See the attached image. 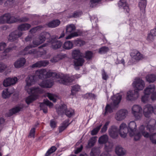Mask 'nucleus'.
Returning <instances> with one entry per match:
<instances>
[{
  "instance_id": "1",
  "label": "nucleus",
  "mask_w": 156,
  "mask_h": 156,
  "mask_svg": "<svg viewBox=\"0 0 156 156\" xmlns=\"http://www.w3.org/2000/svg\"><path fill=\"white\" fill-rule=\"evenodd\" d=\"M36 74L40 79L47 78L51 76L55 81L59 83L67 84L68 83L72 82L73 79L68 75L63 74H58L56 73L51 72L46 69L38 70L36 72Z\"/></svg>"
},
{
  "instance_id": "2",
  "label": "nucleus",
  "mask_w": 156,
  "mask_h": 156,
  "mask_svg": "<svg viewBox=\"0 0 156 156\" xmlns=\"http://www.w3.org/2000/svg\"><path fill=\"white\" fill-rule=\"evenodd\" d=\"M150 132H153L156 130V119H151L147 125L146 127L144 126L141 125L140 128V132L142 134L145 138H149L151 143L156 144V133H152L150 135L147 132L145 131V129Z\"/></svg>"
},
{
  "instance_id": "3",
  "label": "nucleus",
  "mask_w": 156,
  "mask_h": 156,
  "mask_svg": "<svg viewBox=\"0 0 156 156\" xmlns=\"http://www.w3.org/2000/svg\"><path fill=\"white\" fill-rule=\"evenodd\" d=\"M122 96L119 94L116 95L112 97V102L111 105L107 104L105 108V111L104 115H106L108 112L111 113L113 112V109L118 107V106L121 100Z\"/></svg>"
},
{
  "instance_id": "4",
  "label": "nucleus",
  "mask_w": 156,
  "mask_h": 156,
  "mask_svg": "<svg viewBox=\"0 0 156 156\" xmlns=\"http://www.w3.org/2000/svg\"><path fill=\"white\" fill-rule=\"evenodd\" d=\"M35 77L34 76H28L26 80V85L25 87V89L29 94L40 92V89L38 88H29V87L34 84L35 83Z\"/></svg>"
},
{
  "instance_id": "5",
  "label": "nucleus",
  "mask_w": 156,
  "mask_h": 156,
  "mask_svg": "<svg viewBox=\"0 0 156 156\" xmlns=\"http://www.w3.org/2000/svg\"><path fill=\"white\" fill-rule=\"evenodd\" d=\"M129 133L130 136L133 137L134 140L135 141L139 140L142 136L141 134L142 133L140 130L139 132H136V125L135 122L134 121L130 122L129 124Z\"/></svg>"
},
{
  "instance_id": "6",
  "label": "nucleus",
  "mask_w": 156,
  "mask_h": 156,
  "mask_svg": "<svg viewBox=\"0 0 156 156\" xmlns=\"http://www.w3.org/2000/svg\"><path fill=\"white\" fill-rule=\"evenodd\" d=\"M16 18L12 16L9 13H5L0 17V23H12L15 22Z\"/></svg>"
},
{
  "instance_id": "7",
  "label": "nucleus",
  "mask_w": 156,
  "mask_h": 156,
  "mask_svg": "<svg viewBox=\"0 0 156 156\" xmlns=\"http://www.w3.org/2000/svg\"><path fill=\"white\" fill-rule=\"evenodd\" d=\"M133 85L134 90L138 91L143 89L145 86V83L141 79L137 78L135 79Z\"/></svg>"
},
{
  "instance_id": "8",
  "label": "nucleus",
  "mask_w": 156,
  "mask_h": 156,
  "mask_svg": "<svg viewBox=\"0 0 156 156\" xmlns=\"http://www.w3.org/2000/svg\"><path fill=\"white\" fill-rule=\"evenodd\" d=\"M132 113L135 118L137 119H140L142 115L143 109L139 105H134L132 108Z\"/></svg>"
},
{
  "instance_id": "9",
  "label": "nucleus",
  "mask_w": 156,
  "mask_h": 156,
  "mask_svg": "<svg viewBox=\"0 0 156 156\" xmlns=\"http://www.w3.org/2000/svg\"><path fill=\"white\" fill-rule=\"evenodd\" d=\"M128 113V111L127 110L121 109L117 111L115 115V118L117 121H121L126 118Z\"/></svg>"
},
{
  "instance_id": "10",
  "label": "nucleus",
  "mask_w": 156,
  "mask_h": 156,
  "mask_svg": "<svg viewBox=\"0 0 156 156\" xmlns=\"http://www.w3.org/2000/svg\"><path fill=\"white\" fill-rule=\"evenodd\" d=\"M33 46L31 44H29L24 49L19 52V54L22 55H24L28 54H36L38 51L36 49L31 48H33Z\"/></svg>"
},
{
  "instance_id": "11",
  "label": "nucleus",
  "mask_w": 156,
  "mask_h": 156,
  "mask_svg": "<svg viewBox=\"0 0 156 156\" xmlns=\"http://www.w3.org/2000/svg\"><path fill=\"white\" fill-rule=\"evenodd\" d=\"M153 111L154 107L151 104H147L143 107V114L146 117H150L153 113Z\"/></svg>"
},
{
  "instance_id": "12",
  "label": "nucleus",
  "mask_w": 156,
  "mask_h": 156,
  "mask_svg": "<svg viewBox=\"0 0 156 156\" xmlns=\"http://www.w3.org/2000/svg\"><path fill=\"white\" fill-rule=\"evenodd\" d=\"M22 35V33L19 30H15L11 33L8 37V40L12 42L16 41Z\"/></svg>"
},
{
  "instance_id": "13",
  "label": "nucleus",
  "mask_w": 156,
  "mask_h": 156,
  "mask_svg": "<svg viewBox=\"0 0 156 156\" xmlns=\"http://www.w3.org/2000/svg\"><path fill=\"white\" fill-rule=\"evenodd\" d=\"M129 130L126 124L122 123L120 124L119 132L121 137L123 138L125 137L126 136L127 133L129 132Z\"/></svg>"
},
{
  "instance_id": "14",
  "label": "nucleus",
  "mask_w": 156,
  "mask_h": 156,
  "mask_svg": "<svg viewBox=\"0 0 156 156\" xmlns=\"http://www.w3.org/2000/svg\"><path fill=\"white\" fill-rule=\"evenodd\" d=\"M139 96V94L137 91H129L127 92L126 99L129 101L135 100L137 99Z\"/></svg>"
},
{
  "instance_id": "15",
  "label": "nucleus",
  "mask_w": 156,
  "mask_h": 156,
  "mask_svg": "<svg viewBox=\"0 0 156 156\" xmlns=\"http://www.w3.org/2000/svg\"><path fill=\"white\" fill-rule=\"evenodd\" d=\"M17 81V79L16 77L7 78L4 80L3 84L5 87H7L15 84Z\"/></svg>"
},
{
  "instance_id": "16",
  "label": "nucleus",
  "mask_w": 156,
  "mask_h": 156,
  "mask_svg": "<svg viewBox=\"0 0 156 156\" xmlns=\"http://www.w3.org/2000/svg\"><path fill=\"white\" fill-rule=\"evenodd\" d=\"M40 105L41 110H42L44 113H46L47 112V106L51 108L53 106V104L48 100H44L43 103H41Z\"/></svg>"
},
{
  "instance_id": "17",
  "label": "nucleus",
  "mask_w": 156,
  "mask_h": 156,
  "mask_svg": "<svg viewBox=\"0 0 156 156\" xmlns=\"http://www.w3.org/2000/svg\"><path fill=\"white\" fill-rule=\"evenodd\" d=\"M130 56L132 58L136 61L142 60L144 58L143 55L138 51L136 50H134L132 51L130 53Z\"/></svg>"
},
{
  "instance_id": "18",
  "label": "nucleus",
  "mask_w": 156,
  "mask_h": 156,
  "mask_svg": "<svg viewBox=\"0 0 156 156\" xmlns=\"http://www.w3.org/2000/svg\"><path fill=\"white\" fill-rule=\"evenodd\" d=\"M109 135L113 138H115L118 135V129L115 126H112L108 130Z\"/></svg>"
},
{
  "instance_id": "19",
  "label": "nucleus",
  "mask_w": 156,
  "mask_h": 156,
  "mask_svg": "<svg viewBox=\"0 0 156 156\" xmlns=\"http://www.w3.org/2000/svg\"><path fill=\"white\" fill-rule=\"evenodd\" d=\"M53 81L51 79H47L40 83L39 85L43 87H51L53 84Z\"/></svg>"
},
{
  "instance_id": "20",
  "label": "nucleus",
  "mask_w": 156,
  "mask_h": 156,
  "mask_svg": "<svg viewBox=\"0 0 156 156\" xmlns=\"http://www.w3.org/2000/svg\"><path fill=\"white\" fill-rule=\"evenodd\" d=\"M119 7L123 8L125 12L128 13L129 11V6L126 0H120L118 3Z\"/></svg>"
},
{
  "instance_id": "21",
  "label": "nucleus",
  "mask_w": 156,
  "mask_h": 156,
  "mask_svg": "<svg viewBox=\"0 0 156 156\" xmlns=\"http://www.w3.org/2000/svg\"><path fill=\"white\" fill-rule=\"evenodd\" d=\"M115 152L119 156H123L126 153V151L121 146L118 145L115 148Z\"/></svg>"
},
{
  "instance_id": "22",
  "label": "nucleus",
  "mask_w": 156,
  "mask_h": 156,
  "mask_svg": "<svg viewBox=\"0 0 156 156\" xmlns=\"http://www.w3.org/2000/svg\"><path fill=\"white\" fill-rule=\"evenodd\" d=\"M48 62L47 61H40L33 64L31 67L32 68H36L45 66L48 65Z\"/></svg>"
},
{
  "instance_id": "23",
  "label": "nucleus",
  "mask_w": 156,
  "mask_h": 156,
  "mask_svg": "<svg viewBox=\"0 0 156 156\" xmlns=\"http://www.w3.org/2000/svg\"><path fill=\"white\" fill-rule=\"evenodd\" d=\"M155 86L154 84L150 85L147 86L144 90V94H149L153 93L155 89Z\"/></svg>"
},
{
  "instance_id": "24",
  "label": "nucleus",
  "mask_w": 156,
  "mask_h": 156,
  "mask_svg": "<svg viewBox=\"0 0 156 156\" xmlns=\"http://www.w3.org/2000/svg\"><path fill=\"white\" fill-rule=\"evenodd\" d=\"M26 60L24 58H20L14 63V65L16 68H20L23 66Z\"/></svg>"
},
{
  "instance_id": "25",
  "label": "nucleus",
  "mask_w": 156,
  "mask_h": 156,
  "mask_svg": "<svg viewBox=\"0 0 156 156\" xmlns=\"http://www.w3.org/2000/svg\"><path fill=\"white\" fill-rule=\"evenodd\" d=\"M51 48L54 49H57L60 48L62 45V43L59 41L52 40L51 41Z\"/></svg>"
},
{
  "instance_id": "26",
  "label": "nucleus",
  "mask_w": 156,
  "mask_h": 156,
  "mask_svg": "<svg viewBox=\"0 0 156 156\" xmlns=\"http://www.w3.org/2000/svg\"><path fill=\"white\" fill-rule=\"evenodd\" d=\"M39 93H31L32 94L28 97L26 99V101L27 104H29L35 100L37 97V94Z\"/></svg>"
},
{
  "instance_id": "27",
  "label": "nucleus",
  "mask_w": 156,
  "mask_h": 156,
  "mask_svg": "<svg viewBox=\"0 0 156 156\" xmlns=\"http://www.w3.org/2000/svg\"><path fill=\"white\" fill-rule=\"evenodd\" d=\"M84 62V60L82 57L74 59V63L75 69H77L78 66H82Z\"/></svg>"
},
{
  "instance_id": "28",
  "label": "nucleus",
  "mask_w": 156,
  "mask_h": 156,
  "mask_svg": "<svg viewBox=\"0 0 156 156\" xmlns=\"http://www.w3.org/2000/svg\"><path fill=\"white\" fill-rule=\"evenodd\" d=\"M50 36L49 33L48 32L42 33L40 35L38 40L42 44L45 41L46 38H49Z\"/></svg>"
},
{
  "instance_id": "29",
  "label": "nucleus",
  "mask_w": 156,
  "mask_h": 156,
  "mask_svg": "<svg viewBox=\"0 0 156 156\" xmlns=\"http://www.w3.org/2000/svg\"><path fill=\"white\" fill-rule=\"evenodd\" d=\"M60 23V22L59 20H55L49 22L47 25L49 27L54 28L58 26Z\"/></svg>"
},
{
  "instance_id": "30",
  "label": "nucleus",
  "mask_w": 156,
  "mask_h": 156,
  "mask_svg": "<svg viewBox=\"0 0 156 156\" xmlns=\"http://www.w3.org/2000/svg\"><path fill=\"white\" fill-rule=\"evenodd\" d=\"M31 27L30 24L25 23L20 25L18 27L19 31H25L28 30Z\"/></svg>"
},
{
  "instance_id": "31",
  "label": "nucleus",
  "mask_w": 156,
  "mask_h": 156,
  "mask_svg": "<svg viewBox=\"0 0 156 156\" xmlns=\"http://www.w3.org/2000/svg\"><path fill=\"white\" fill-rule=\"evenodd\" d=\"M76 27L73 24H70L67 25L66 27V33L69 34L74 32L76 30Z\"/></svg>"
},
{
  "instance_id": "32",
  "label": "nucleus",
  "mask_w": 156,
  "mask_h": 156,
  "mask_svg": "<svg viewBox=\"0 0 156 156\" xmlns=\"http://www.w3.org/2000/svg\"><path fill=\"white\" fill-rule=\"evenodd\" d=\"M67 106L65 104L61 105L57 108V112L59 115H62L65 113L67 109Z\"/></svg>"
},
{
  "instance_id": "33",
  "label": "nucleus",
  "mask_w": 156,
  "mask_h": 156,
  "mask_svg": "<svg viewBox=\"0 0 156 156\" xmlns=\"http://www.w3.org/2000/svg\"><path fill=\"white\" fill-rule=\"evenodd\" d=\"M22 108L20 107H16L9 110L7 113L8 116H10L20 111Z\"/></svg>"
},
{
  "instance_id": "34",
  "label": "nucleus",
  "mask_w": 156,
  "mask_h": 156,
  "mask_svg": "<svg viewBox=\"0 0 156 156\" xmlns=\"http://www.w3.org/2000/svg\"><path fill=\"white\" fill-rule=\"evenodd\" d=\"M146 81L149 83H153L156 80V76L154 74H149L146 76Z\"/></svg>"
},
{
  "instance_id": "35",
  "label": "nucleus",
  "mask_w": 156,
  "mask_h": 156,
  "mask_svg": "<svg viewBox=\"0 0 156 156\" xmlns=\"http://www.w3.org/2000/svg\"><path fill=\"white\" fill-rule=\"evenodd\" d=\"M113 147V143L111 142L108 141L105 144V150L107 152H111Z\"/></svg>"
},
{
  "instance_id": "36",
  "label": "nucleus",
  "mask_w": 156,
  "mask_h": 156,
  "mask_svg": "<svg viewBox=\"0 0 156 156\" xmlns=\"http://www.w3.org/2000/svg\"><path fill=\"white\" fill-rule=\"evenodd\" d=\"M108 136L106 135H104L99 138L98 142L100 144H105L108 141Z\"/></svg>"
},
{
  "instance_id": "37",
  "label": "nucleus",
  "mask_w": 156,
  "mask_h": 156,
  "mask_svg": "<svg viewBox=\"0 0 156 156\" xmlns=\"http://www.w3.org/2000/svg\"><path fill=\"white\" fill-rule=\"evenodd\" d=\"M63 48L67 50L72 48L73 47V44L70 41H67L65 42L63 45Z\"/></svg>"
},
{
  "instance_id": "38",
  "label": "nucleus",
  "mask_w": 156,
  "mask_h": 156,
  "mask_svg": "<svg viewBox=\"0 0 156 156\" xmlns=\"http://www.w3.org/2000/svg\"><path fill=\"white\" fill-rule=\"evenodd\" d=\"M69 121L68 120H65L61 124V125L59 128V132H61L65 130L70 123H69Z\"/></svg>"
},
{
  "instance_id": "39",
  "label": "nucleus",
  "mask_w": 156,
  "mask_h": 156,
  "mask_svg": "<svg viewBox=\"0 0 156 156\" xmlns=\"http://www.w3.org/2000/svg\"><path fill=\"white\" fill-rule=\"evenodd\" d=\"M97 136H94L91 137L89 140L87 147L88 148H90L94 146L97 140Z\"/></svg>"
},
{
  "instance_id": "40",
  "label": "nucleus",
  "mask_w": 156,
  "mask_h": 156,
  "mask_svg": "<svg viewBox=\"0 0 156 156\" xmlns=\"http://www.w3.org/2000/svg\"><path fill=\"white\" fill-rule=\"evenodd\" d=\"M72 56L74 59L82 57V54L79 50H75L72 52Z\"/></svg>"
},
{
  "instance_id": "41",
  "label": "nucleus",
  "mask_w": 156,
  "mask_h": 156,
  "mask_svg": "<svg viewBox=\"0 0 156 156\" xmlns=\"http://www.w3.org/2000/svg\"><path fill=\"white\" fill-rule=\"evenodd\" d=\"M13 93V91H11L9 90V89H6L4 90L2 93V97L4 98H8Z\"/></svg>"
},
{
  "instance_id": "42",
  "label": "nucleus",
  "mask_w": 156,
  "mask_h": 156,
  "mask_svg": "<svg viewBox=\"0 0 156 156\" xmlns=\"http://www.w3.org/2000/svg\"><path fill=\"white\" fill-rule=\"evenodd\" d=\"M100 153L99 149L98 147L93 148L91 151L90 155L91 156H96L99 154Z\"/></svg>"
},
{
  "instance_id": "43",
  "label": "nucleus",
  "mask_w": 156,
  "mask_h": 156,
  "mask_svg": "<svg viewBox=\"0 0 156 156\" xmlns=\"http://www.w3.org/2000/svg\"><path fill=\"white\" fill-rule=\"evenodd\" d=\"M146 5V1L140 2L139 3V6L140 10L143 12H144Z\"/></svg>"
},
{
  "instance_id": "44",
  "label": "nucleus",
  "mask_w": 156,
  "mask_h": 156,
  "mask_svg": "<svg viewBox=\"0 0 156 156\" xmlns=\"http://www.w3.org/2000/svg\"><path fill=\"white\" fill-rule=\"evenodd\" d=\"M150 100L149 95L147 94H145L142 96L141 98V101L144 103H147Z\"/></svg>"
},
{
  "instance_id": "45",
  "label": "nucleus",
  "mask_w": 156,
  "mask_h": 156,
  "mask_svg": "<svg viewBox=\"0 0 156 156\" xmlns=\"http://www.w3.org/2000/svg\"><path fill=\"white\" fill-rule=\"evenodd\" d=\"M80 89V86L78 85H76L72 87L71 90L72 94L74 95L76 92L79 91Z\"/></svg>"
},
{
  "instance_id": "46",
  "label": "nucleus",
  "mask_w": 156,
  "mask_h": 156,
  "mask_svg": "<svg viewBox=\"0 0 156 156\" xmlns=\"http://www.w3.org/2000/svg\"><path fill=\"white\" fill-rule=\"evenodd\" d=\"M56 148L55 146L51 147L45 154V156H48L54 152L56 150Z\"/></svg>"
},
{
  "instance_id": "47",
  "label": "nucleus",
  "mask_w": 156,
  "mask_h": 156,
  "mask_svg": "<svg viewBox=\"0 0 156 156\" xmlns=\"http://www.w3.org/2000/svg\"><path fill=\"white\" fill-rule=\"evenodd\" d=\"M29 19L26 17H22L21 18H16L15 22H26L28 21Z\"/></svg>"
},
{
  "instance_id": "48",
  "label": "nucleus",
  "mask_w": 156,
  "mask_h": 156,
  "mask_svg": "<svg viewBox=\"0 0 156 156\" xmlns=\"http://www.w3.org/2000/svg\"><path fill=\"white\" fill-rule=\"evenodd\" d=\"M74 111L72 109H66L65 112V114L68 117H70L73 115Z\"/></svg>"
},
{
  "instance_id": "49",
  "label": "nucleus",
  "mask_w": 156,
  "mask_h": 156,
  "mask_svg": "<svg viewBox=\"0 0 156 156\" xmlns=\"http://www.w3.org/2000/svg\"><path fill=\"white\" fill-rule=\"evenodd\" d=\"M109 50V48L106 47H103L100 48L99 50V52L100 54H104Z\"/></svg>"
},
{
  "instance_id": "50",
  "label": "nucleus",
  "mask_w": 156,
  "mask_h": 156,
  "mask_svg": "<svg viewBox=\"0 0 156 156\" xmlns=\"http://www.w3.org/2000/svg\"><path fill=\"white\" fill-rule=\"evenodd\" d=\"M102 125H101L99 126H97L96 128H94L91 131V134L92 135H96L99 130L100 129Z\"/></svg>"
},
{
  "instance_id": "51",
  "label": "nucleus",
  "mask_w": 156,
  "mask_h": 156,
  "mask_svg": "<svg viewBox=\"0 0 156 156\" xmlns=\"http://www.w3.org/2000/svg\"><path fill=\"white\" fill-rule=\"evenodd\" d=\"M70 34L66 37V39H71L72 37H77L79 36L78 33L77 32H74L72 33H70Z\"/></svg>"
},
{
  "instance_id": "52",
  "label": "nucleus",
  "mask_w": 156,
  "mask_h": 156,
  "mask_svg": "<svg viewBox=\"0 0 156 156\" xmlns=\"http://www.w3.org/2000/svg\"><path fill=\"white\" fill-rule=\"evenodd\" d=\"M93 57V53L90 51H87L85 54V58L87 59H90Z\"/></svg>"
},
{
  "instance_id": "53",
  "label": "nucleus",
  "mask_w": 156,
  "mask_h": 156,
  "mask_svg": "<svg viewBox=\"0 0 156 156\" xmlns=\"http://www.w3.org/2000/svg\"><path fill=\"white\" fill-rule=\"evenodd\" d=\"M101 0H90V7L93 8L96 5V4L100 2Z\"/></svg>"
},
{
  "instance_id": "54",
  "label": "nucleus",
  "mask_w": 156,
  "mask_h": 156,
  "mask_svg": "<svg viewBox=\"0 0 156 156\" xmlns=\"http://www.w3.org/2000/svg\"><path fill=\"white\" fill-rule=\"evenodd\" d=\"M47 96L51 100L53 101L54 102L56 101V96L54 94L51 93H48Z\"/></svg>"
},
{
  "instance_id": "55",
  "label": "nucleus",
  "mask_w": 156,
  "mask_h": 156,
  "mask_svg": "<svg viewBox=\"0 0 156 156\" xmlns=\"http://www.w3.org/2000/svg\"><path fill=\"white\" fill-rule=\"evenodd\" d=\"M101 75L102 79L105 80H107L108 78V76L104 69L102 70Z\"/></svg>"
},
{
  "instance_id": "56",
  "label": "nucleus",
  "mask_w": 156,
  "mask_h": 156,
  "mask_svg": "<svg viewBox=\"0 0 156 156\" xmlns=\"http://www.w3.org/2000/svg\"><path fill=\"white\" fill-rule=\"evenodd\" d=\"M42 28V27L41 26H37L30 29V32L31 33H35L37 30L40 29Z\"/></svg>"
},
{
  "instance_id": "57",
  "label": "nucleus",
  "mask_w": 156,
  "mask_h": 156,
  "mask_svg": "<svg viewBox=\"0 0 156 156\" xmlns=\"http://www.w3.org/2000/svg\"><path fill=\"white\" fill-rule=\"evenodd\" d=\"M33 45H32V46H33V47L35 48L37 47L41 43L40 41H39L38 39H35L33 40Z\"/></svg>"
},
{
  "instance_id": "58",
  "label": "nucleus",
  "mask_w": 156,
  "mask_h": 156,
  "mask_svg": "<svg viewBox=\"0 0 156 156\" xmlns=\"http://www.w3.org/2000/svg\"><path fill=\"white\" fill-rule=\"evenodd\" d=\"M14 0H7L4 3L5 6L10 7L14 2Z\"/></svg>"
},
{
  "instance_id": "59",
  "label": "nucleus",
  "mask_w": 156,
  "mask_h": 156,
  "mask_svg": "<svg viewBox=\"0 0 156 156\" xmlns=\"http://www.w3.org/2000/svg\"><path fill=\"white\" fill-rule=\"evenodd\" d=\"M110 123L109 121L107 122L105 125L101 129V132L102 133L105 132L107 130L108 126L109 125Z\"/></svg>"
},
{
  "instance_id": "60",
  "label": "nucleus",
  "mask_w": 156,
  "mask_h": 156,
  "mask_svg": "<svg viewBox=\"0 0 156 156\" xmlns=\"http://www.w3.org/2000/svg\"><path fill=\"white\" fill-rule=\"evenodd\" d=\"M12 50L11 48H9L5 49L3 52L2 55V58L4 59L5 58V56H6V53L9 52L10 50Z\"/></svg>"
},
{
  "instance_id": "61",
  "label": "nucleus",
  "mask_w": 156,
  "mask_h": 156,
  "mask_svg": "<svg viewBox=\"0 0 156 156\" xmlns=\"http://www.w3.org/2000/svg\"><path fill=\"white\" fill-rule=\"evenodd\" d=\"M7 68V66L4 63H0V72H3Z\"/></svg>"
},
{
  "instance_id": "62",
  "label": "nucleus",
  "mask_w": 156,
  "mask_h": 156,
  "mask_svg": "<svg viewBox=\"0 0 156 156\" xmlns=\"http://www.w3.org/2000/svg\"><path fill=\"white\" fill-rule=\"evenodd\" d=\"M35 129L34 128H32L31 129L29 133V137H33V138L34 137V135L35 132Z\"/></svg>"
},
{
  "instance_id": "63",
  "label": "nucleus",
  "mask_w": 156,
  "mask_h": 156,
  "mask_svg": "<svg viewBox=\"0 0 156 156\" xmlns=\"http://www.w3.org/2000/svg\"><path fill=\"white\" fill-rule=\"evenodd\" d=\"M77 45L78 46H81L85 44V42L82 40H79L76 41Z\"/></svg>"
},
{
  "instance_id": "64",
  "label": "nucleus",
  "mask_w": 156,
  "mask_h": 156,
  "mask_svg": "<svg viewBox=\"0 0 156 156\" xmlns=\"http://www.w3.org/2000/svg\"><path fill=\"white\" fill-rule=\"evenodd\" d=\"M59 60L58 55L55 56L52 58H51L50 61L52 62H56Z\"/></svg>"
}]
</instances>
